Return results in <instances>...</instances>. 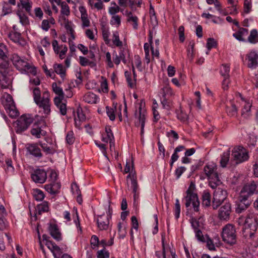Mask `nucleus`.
Instances as JSON below:
<instances>
[{
    "mask_svg": "<svg viewBox=\"0 0 258 258\" xmlns=\"http://www.w3.org/2000/svg\"><path fill=\"white\" fill-rule=\"evenodd\" d=\"M258 193V182L251 181L245 184L242 188L236 202L235 212L240 214L244 212L251 204L249 198L253 194Z\"/></svg>",
    "mask_w": 258,
    "mask_h": 258,
    "instance_id": "obj_1",
    "label": "nucleus"
},
{
    "mask_svg": "<svg viewBox=\"0 0 258 258\" xmlns=\"http://www.w3.org/2000/svg\"><path fill=\"white\" fill-rule=\"evenodd\" d=\"M11 60L16 69L22 74L36 75V68L25 57L20 56L17 53H14L11 57Z\"/></svg>",
    "mask_w": 258,
    "mask_h": 258,
    "instance_id": "obj_2",
    "label": "nucleus"
},
{
    "mask_svg": "<svg viewBox=\"0 0 258 258\" xmlns=\"http://www.w3.org/2000/svg\"><path fill=\"white\" fill-rule=\"evenodd\" d=\"M195 185L191 182L186 191V196L184 197L185 207L188 209L191 207L196 212L200 211V201L197 194L194 192Z\"/></svg>",
    "mask_w": 258,
    "mask_h": 258,
    "instance_id": "obj_3",
    "label": "nucleus"
},
{
    "mask_svg": "<svg viewBox=\"0 0 258 258\" xmlns=\"http://www.w3.org/2000/svg\"><path fill=\"white\" fill-rule=\"evenodd\" d=\"M1 103L4 106L7 112L12 118L16 117L19 115L12 97L8 93H4L1 99Z\"/></svg>",
    "mask_w": 258,
    "mask_h": 258,
    "instance_id": "obj_4",
    "label": "nucleus"
},
{
    "mask_svg": "<svg viewBox=\"0 0 258 258\" xmlns=\"http://www.w3.org/2000/svg\"><path fill=\"white\" fill-rule=\"evenodd\" d=\"M236 237L235 228L233 225L228 224L223 227L222 237L224 242L230 245L235 244Z\"/></svg>",
    "mask_w": 258,
    "mask_h": 258,
    "instance_id": "obj_5",
    "label": "nucleus"
},
{
    "mask_svg": "<svg viewBox=\"0 0 258 258\" xmlns=\"http://www.w3.org/2000/svg\"><path fill=\"white\" fill-rule=\"evenodd\" d=\"M34 118L32 115L23 114L21 115L16 121L15 126L16 132L18 134H21L29 127L33 122Z\"/></svg>",
    "mask_w": 258,
    "mask_h": 258,
    "instance_id": "obj_6",
    "label": "nucleus"
},
{
    "mask_svg": "<svg viewBox=\"0 0 258 258\" xmlns=\"http://www.w3.org/2000/svg\"><path fill=\"white\" fill-rule=\"evenodd\" d=\"M138 111L137 110L135 113L136 118L138 121L136 122V125H141V135H143L144 133V127L146 120V110L144 109L145 103L143 100H140L138 104Z\"/></svg>",
    "mask_w": 258,
    "mask_h": 258,
    "instance_id": "obj_7",
    "label": "nucleus"
},
{
    "mask_svg": "<svg viewBox=\"0 0 258 258\" xmlns=\"http://www.w3.org/2000/svg\"><path fill=\"white\" fill-rule=\"evenodd\" d=\"M126 181L128 189H132L134 194V204H137L139 200V185L135 172H132L126 176Z\"/></svg>",
    "mask_w": 258,
    "mask_h": 258,
    "instance_id": "obj_8",
    "label": "nucleus"
},
{
    "mask_svg": "<svg viewBox=\"0 0 258 258\" xmlns=\"http://www.w3.org/2000/svg\"><path fill=\"white\" fill-rule=\"evenodd\" d=\"M9 63L6 61L0 66V86L2 88H8L11 83V79L8 76Z\"/></svg>",
    "mask_w": 258,
    "mask_h": 258,
    "instance_id": "obj_9",
    "label": "nucleus"
},
{
    "mask_svg": "<svg viewBox=\"0 0 258 258\" xmlns=\"http://www.w3.org/2000/svg\"><path fill=\"white\" fill-rule=\"evenodd\" d=\"M35 103L40 109L39 112L44 114L45 117H46L50 114L51 103L48 92H44L42 99Z\"/></svg>",
    "mask_w": 258,
    "mask_h": 258,
    "instance_id": "obj_10",
    "label": "nucleus"
},
{
    "mask_svg": "<svg viewBox=\"0 0 258 258\" xmlns=\"http://www.w3.org/2000/svg\"><path fill=\"white\" fill-rule=\"evenodd\" d=\"M233 161L236 164L243 162L248 159V155L246 149L241 146L235 147L232 152Z\"/></svg>",
    "mask_w": 258,
    "mask_h": 258,
    "instance_id": "obj_11",
    "label": "nucleus"
},
{
    "mask_svg": "<svg viewBox=\"0 0 258 258\" xmlns=\"http://www.w3.org/2000/svg\"><path fill=\"white\" fill-rule=\"evenodd\" d=\"M244 224L245 227H248L249 228V236L252 238L254 235V232L257 228L258 215L253 213H249L246 216Z\"/></svg>",
    "mask_w": 258,
    "mask_h": 258,
    "instance_id": "obj_12",
    "label": "nucleus"
},
{
    "mask_svg": "<svg viewBox=\"0 0 258 258\" xmlns=\"http://www.w3.org/2000/svg\"><path fill=\"white\" fill-rule=\"evenodd\" d=\"M227 193L226 190L218 188L216 189L213 194L212 207L214 209H217L218 207L226 199Z\"/></svg>",
    "mask_w": 258,
    "mask_h": 258,
    "instance_id": "obj_13",
    "label": "nucleus"
},
{
    "mask_svg": "<svg viewBox=\"0 0 258 258\" xmlns=\"http://www.w3.org/2000/svg\"><path fill=\"white\" fill-rule=\"evenodd\" d=\"M47 172L42 168H37L31 173V177L33 181L36 183L43 184L47 179Z\"/></svg>",
    "mask_w": 258,
    "mask_h": 258,
    "instance_id": "obj_14",
    "label": "nucleus"
},
{
    "mask_svg": "<svg viewBox=\"0 0 258 258\" xmlns=\"http://www.w3.org/2000/svg\"><path fill=\"white\" fill-rule=\"evenodd\" d=\"M231 212V205L229 202H225L219 210L218 217L221 220L228 221Z\"/></svg>",
    "mask_w": 258,
    "mask_h": 258,
    "instance_id": "obj_15",
    "label": "nucleus"
},
{
    "mask_svg": "<svg viewBox=\"0 0 258 258\" xmlns=\"http://www.w3.org/2000/svg\"><path fill=\"white\" fill-rule=\"evenodd\" d=\"M13 30L9 34V37L14 43L21 46H24L26 44V41L22 37L21 33L17 31L16 26H13Z\"/></svg>",
    "mask_w": 258,
    "mask_h": 258,
    "instance_id": "obj_16",
    "label": "nucleus"
},
{
    "mask_svg": "<svg viewBox=\"0 0 258 258\" xmlns=\"http://www.w3.org/2000/svg\"><path fill=\"white\" fill-rule=\"evenodd\" d=\"M48 230L51 236L56 240H61V235L57 225L54 222H50L48 224Z\"/></svg>",
    "mask_w": 258,
    "mask_h": 258,
    "instance_id": "obj_17",
    "label": "nucleus"
},
{
    "mask_svg": "<svg viewBox=\"0 0 258 258\" xmlns=\"http://www.w3.org/2000/svg\"><path fill=\"white\" fill-rule=\"evenodd\" d=\"M216 170L217 166L213 162L208 163L204 168V172L208 178L215 177L216 176H218Z\"/></svg>",
    "mask_w": 258,
    "mask_h": 258,
    "instance_id": "obj_18",
    "label": "nucleus"
},
{
    "mask_svg": "<svg viewBox=\"0 0 258 258\" xmlns=\"http://www.w3.org/2000/svg\"><path fill=\"white\" fill-rule=\"evenodd\" d=\"M96 222L98 228L100 230H106L108 228L109 220L106 217L105 214H103L101 215H98Z\"/></svg>",
    "mask_w": 258,
    "mask_h": 258,
    "instance_id": "obj_19",
    "label": "nucleus"
},
{
    "mask_svg": "<svg viewBox=\"0 0 258 258\" xmlns=\"http://www.w3.org/2000/svg\"><path fill=\"white\" fill-rule=\"evenodd\" d=\"M53 49L56 54H59L60 59H63L68 50V47L66 45L58 46V42L56 40H53L52 42Z\"/></svg>",
    "mask_w": 258,
    "mask_h": 258,
    "instance_id": "obj_20",
    "label": "nucleus"
},
{
    "mask_svg": "<svg viewBox=\"0 0 258 258\" xmlns=\"http://www.w3.org/2000/svg\"><path fill=\"white\" fill-rule=\"evenodd\" d=\"M248 67L250 68H255L257 64L258 54L254 51H250L247 55Z\"/></svg>",
    "mask_w": 258,
    "mask_h": 258,
    "instance_id": "obj_21",
    "label": "nucleus"
},
{
    "mask_svg": "<svg viewBox=\"0 0 258 258\" xmlns=\"http://www.w3.org/2000/svg\"><path fill=\"white\" fill-rule=\"evenodd\" d=\"M60 184L56 181H52L51 183L44 185L45 189L49 193L54 195L57 193L60 188Z\"/></svg>",
    "mask_w": 258,
    "mask_h": 258,
    "instance_id": "obj_22",
    "label": "nucleus"
},
{
    "mask_svg": "<svg viewBox=\"0 0 258 258\" xmlns=\"http://www.w3.org/2000/svg\"><path fill=\"white\" fill-rule=\"evenodd\" d=\"M239 96L242 100V104H243V107L241 111V115L244 118H247L251 115L250 108L251 107V104L250 102L244 100L241 97V95L240 94H239Z\"/></svg>",
    "mask_w": 258,
    "mask_h": 258,
    "instance_id": "obj_23",
    "label": "nucleus"
},
{
    "mask_svg": "<svg viewBox=\"0 0 258 258\" xmlns=\"http://www.w3.org/2000/svg\"><path fill=\"white\" fill-rule=\"evenodd\" d=\"M27 149L31 155L35 157L41 158L42 156L40 149L37 144H32L28 145Z\"/></svg>",
    "mask_w": 258,
    "mask_h": 258,
    "instance_id": "obj_24",
    "label": "nucleus"
},
{
    "mask_svg": "<svg viewBox=\"0 0 258 258\" xmlns=\"http://www.w3.org/2000/svg\"><path fill=\"white\" fill-rule=\"evenodd\" d=\"M114 139V136L110 127H105V132L102 134V141L105 143L110 142L111 148V141Z\"/></svg>",
    "mask_w": 258,
    "mask_h": 258,
    "instance_id": "obj_25",
    "label": "nucleus"
},
{
    "mask_svg": "<svg viewBox=\"0 0 258 258\" xmlns=\"http://www.w3.org/2000/svg\"><path fill=\"white\" fill-rule=\"evenodd\" d=\"M83 100L88 103L96 104L98 101L99 98L96 94L89 92L84 95Z\"/></svg>",
    "mask_w": 258,
    "mask_h": 258,
    "instance_id": "obj_26",
    "label": "nucleus"
},
{
    "mask_svg": "<svg viewBox=\"0 0 258 258\" xmlns=\"http://www.w3.org/2000/svg\"><path fill=\"white\" fill-rule=\"evenodd\" d=\"M125 15L127 16V21L132 23L133 27L135 30L138 28V18L136 16L134 15L132 12L125 11Z\"/></svg>",
    "mask_w": 258,
    "mask_h": 258,
    "instance_id": "obj_27",
    "label": "nucleus"
},
{
    "mask_svg": "<svg viewBox=\"0 0 258 258\" xmlns=\"http://www.w3.org/2000/svg\"><path fill=\"white\" fill-rule=\"evenodd\" d=\"M7 51L6 46L4 44H0V66L5 61L9 63L7 55Z\"/></svg>",
    "mask_w": 258,
    "mask_h": 258,
    "instance_id": "obj_28",
    "label": "nucleus"
},
{
    "mask_svg": "<svg viewBox=\"0 0 258 258\" xmlns=\"http://www.w3.org/2000/svg\"><path fill=\"white\" fill-rule=\"evenodd\" d=\"M111 40L113 44L116 47L120 48L123 45V43L120 40L119 34L117 31H114L112 32Z\"/></svg>",
    "mask_w": 258,
    "mask_h": 258,
    "instance_id": "obj_29",
    "label": "nucleus"
},
{
    "mask_svg": "<svg viewBox=\"0 0 258 258\" xmlns=\"http://www.w3.org/2000/svg\"><path fill=\"white\" fill-rule=\"evenodd\" d=\"M190 223L194 231L196 230H200L203 226V218L201 216L199 219L196 218H191L190 220Z\"/></svg>",
    "mask_w": 258,
    "mask_h": 258,
    "instance_id": "obj_30",
    "label": "nucleus"
},
{
    "mask_svg": "<svg viewBox=\"0 0 258 258\" xmlns=\"http://www.w3.org/2000/svg\"><path fill=\"white\" fill-rule=\"evenodd\" d=\"M55 73L59 75L61 78L66 75V69L61 64L54 63L53 66Z\"/></svg>",
    "mask_w": 258,
    "mask_h": 258,
    "instance_id": "obj_31",
    "label": "nucleus"
},
{
    "mask_svg": "<svg viewBox=\"0 0 258 258\" xmlns=\"http://www.w3.org/2000/svg\"><path fill=\"white\" fill-rule=\"evenodd\" d=\"M48 203L46 201H44L41 204L38 205L36 208L37 214L39 215H41L42 213L48 212Z\"/></svg>",
    "mask_w": 258,
    "mask_h": 258,
    "instance_id": "obj_32",
    "label": "nucleus"
},
{
    "mask_svg": "<svg viewBox=\"0 0 258 258\" xmlns=\"http://www.w3.org/2000/svg\"><path fill=\"white\" fill-rule=\"evenodd\" d=\"M81 13V20L82 21V26L83 27H88L90 25V21L87 18L85 10L83 7L80 9Z\"/></svg>",
    "mask_w": 258,
    "mask_h": 258,
    "instance_id": "obj_33",
    "label": "nucleus"
},
{
    "mask_svg": "<svg viewBox=\"0 0 258 258\" xmlns=\"http://www.w3.org/2000/svg\"><path fill=\"white\" fill-rule=\"evenodd\" d=\"M226 112L230 116H235L237 114V108L232 102H230V106H227Z\"/></svg>",
    "mask_w": 258,
    "mask_h": 258,
    "instance_id": "obj_34",
    "label": "nucleus"
},
{
    "mask_svg": "<svg viewBox=\"0 0 258 258\" xmlns=\"http://www.w3.org/2000/svg\"><path fill=\"white\" fill-rule=\"evenodd\" d=\"M117 104L115 105L113 103V107H110L109 106L106 107V113L109 117V119L113 121L115 118V115L114 113V110L116 109Z\"/></svg>",
    "mask_w": 258,
    "mask_h": 258,
    "instance_id": "obj_35",
    "label": "nucleus"
},
{
    "mask_svg": "<svg viewBox=\"0 0 258 258\" xmlns=\"http://www.w3.org/2000/svg\"><path fill=\"white\" fill-rule=\"evenodd\" d=\"M33 196L34 199L37 201H42L44 198V194L43 192L38 188L33 190Z\"/></svg>",
    "mask_w": 258,
    "mask_h": 258,
    "instance_id": "obj_36",
    "label": "nucleus"
},
{
    "mask_svg": "<svg viewBox=\"0 0 258 258\" xmlns=\"http://www.w3.org/2000/svg\"><path fill=\"white\" fill-rule=\"evenodd\" d=\"M31 134L36 137L37 138H40L41 136H44L46 134V132L40 127H33L31 130Z\"/></svg>",
    "mask_w": 258,
    "mask_h": 258,
    "instance_id": "obj_37",
    "label": "nucleus"
},
{
    "mask_svg": "<svg viewBox=\"0 0 258 258\" xmlns=\"http://www.w3.org/2000/svg\"><path fill=\"white\" fill-rule=\"evenodd\" d=\"M211 205V195L209 192L204 191L202 196V205L209 207Z\"/></svg>",
    "mask_w": 258,
    "mask_h": 258,
    "instance_id": "obj_38",
    "label": "nucleus"
},
{
    "mask_svg": "<svg viewBox=\"0 0 258 258\" xmlns=\"http://www.w3.org/2000/svg\"><path fill=\"white\" fill-rule=\"evenodd\" d=\"M209 185L213 189H215L217 186L221 183L220 180L219 178L218 175L215 177L209 178Z\"/></svg>",
    "mask_w": 258,
    "mask_h": 258,
    "instance_id": "obj_39",
    "label": "nucleus"
},
{
    "mask_svg": "<svg viewBox=\"0 0 258 258\" xmlns=\"http://www.w3.org/2000/svg\"><path fill=\"white\" fill-rule=\"evenodd\" d=\"M257 36L258 33L257 30L256 29H252L250 31V35L248 37V40L250 43L255 44L258 42V41H257Z\"/></svg>",
    "mask_w": 258,
    "mask_h": 258,
    "instance_id": "obj_40",
    "label": "nucleus"
},
{
    "mask_svg": "<svg viewBox=\"0 0 258 258\" xmlns=\"http://www.w3.org/2000/svg\"><path fill=\"white\" fill-rule=\"evenodd\" d=\"M132 172H135V175H136V172L135 170L134 169V164L133 161L132 160L131 161L126 162L125 166L124 169V173H129L128 174H130L132 173Z\"/></svg>",
    "mask_w": 258,
    "mask_h": 258,
    "instance_id": "obj_41",
    "label": "nucleus"
},
{
    "mask_svg": "<svg viewBox=\"0 0 258 258\" xmlns=\"http://www.w3.org/2000/svg\"><path fill=\"white\" fill-rule=\"evenodd\" d=\"M230 156V151L228 150L227 152L223 153L222 155L221 159L220 161L221 165L223 167H226Z\"/></svg>",
    "mask_w": 258,
    "mask_h": 258,
    "instance_id": "obj_42",
    "label": "nucleus"
},
{
    "mask_svg": "<svg viewBox=\"0 0 258 258\" xmlns=\"http://www.w3.org/2000/svg\"><path fill=\"white\" fill-rule=\"evenodd\" d=\"M230 66L228 64H222L220 68V74L224 77H229Z\"/></svg>",
    "mask_w": 258,
    "mask_h": 258,
    "instance_id": "obj_43",
    "label": "nucleus"
},
{
    "mask_svg": "<svg viewBox=\"0 0 258 258\" xmlns=\"http://www.w3.org/2000/svg\"><path fill=\"white\" fill-rule=\"evenodd\" d=\"M52 87L53 92L56 94L58 95L59 97H61V98H63L64 94L62 89L61 87L58 86L56 83H53Z\"/></svg>",
    "mask_w": 258,
    "mask_h": 258,
    "instance_id": "obj_44",
    "label": "nucleus"
},
{
    "mask_svg": "<svg viewBox=\"0 0 258 258\" xmlns=\"http://www.w3.org/2000/svg\"><path fill=\"white\" fill-rule=\"evenodd\" d=\"M33 96L34 101L35 102L42 99L41 97V91L38 87H35L33 89Z\"/></svg>",
    "mask_w": 258,
    "mask_h": 258,
    "instance_id": "obj_45",
    "label": "nucleus"
},
{
    "mask_svg": "<svg viewBox=\"0 0 258 258\" xmlns=\"http://www.w3.org/2000/svg\"><path fill=\"white\" fill-rule=\"evenodd\" d=\"M12 8L8 2H4L3 3L2 13L3 15H6L12 13Z\"/></svg>",
    "mask_w": 258,
    "mask_h": 258,
    "instance_id": "obj_46",
    "label": "nucleus"
},
{
    "mask_svg": "<svg viewBox=\"0 0 258 258\" xmlns=\"http://www.w3.org/2000/svg\"><path fill=\"white\" fill-rule=\"evenodd\" d=\"M61 14L62 15L68 16L70 14V11L69 6L65 2L61 4Z\"/></svg>",
    "mask_w": 258,
    "mask_h": 258,
    "instance_id": "obj_47",
    "label": "nucleus"
},
{
    "mask_svg": "<svg viewBox=\"0 0 258 258\" xmlns=\"http://www.w3.org/2000/svg\"><path fill=\"white\" fill-rule=\"evenodd\" d=\"M22 8L24 9L26 12L29 13L31 11L32 5L29 0H20Z\"/></svg>",
    "mask_w": 258,
    "mask_h": 258,
    "instance_id": "obj_48",
    "label": "nucleus"
},
{
    "mask_svg": "<svg viewBox=\"0 0 258 258\" xmlns=\"http://www.w3.org/2000/svg\"><path fill=\"white\" fill-rule=\"evenodd\" d=\"M110 23L111 25H115L118 27L121 24L120 17L116 15L112 16Z\"/></svg>",
    "mask_w": 258,
    "mask_h": 258,
    "instance_id": "obj_49",
    "label": "nucleus"
},
{
    "mask_svg": "<svg viewBox=\"0 0 258 258\" xmlns=\"http://www.w3.org/2000/svg\"><path fill=\"white\" fill-rule=\"evenodd\" d=\"M124 75L128 85L132 88L134 87L135 85L136 79L134 78V80H132L131 78V74L128 71L125 72Z\"/></svg>",
    "mask_w": 258,
    "mask_h": 258,
    "instance_id": "obj_50",
    "label": "nucleus"
},
{
    "mask_svg": "<svg viewBox=\"0 0 258 258\" xmlns=\"http://www.w3.org/2000/svg\"><path fill=\"white\" fill-rule=\"evenodd\" d=\"M17 15L19 18L20 23L23 25H27L29 24L28 18L26 15L20 12L17 13Z\"/></svg>",
    "mask_w": 258,
    "mask_h": 258,
    "instance_id": "obj_51",
    "label": "nucleus"
},
{
    "mask_svg": "<svg viewBox=\"0 0 258 258\" xmlns=\"http://www.w3.org/2000/svg\"><path fill=\"white\" fill-rule=\"evenodd\" d=\"M162 251H156V252H155V255L157 258H166L164 239L163 237L162 238Z\"/></svg>",
    "mask_w": 258,
    "mask_h": 258,
    "instance_id": "obj_52",
    "label": "nucleus"
},
{
    "mask_svg": "<svg viewBox=\"0 0 258 258\" xmlns=\"http://www.w3.org/2000/svg\"><path fill=\"white\" fill-rule=\"evenodd\" d=\"M162 94L163 98H166V96H171L173 93L171 88L168 86H166L162 88Z\"/></svg>",
    "mask_w": 258,
    "mask_h": 258,
    "instance_id": "obj_53",
    "label": "nucleus"
},
{
    "mask_svg": "<svg viewBox=\"0 0 258 258\" xmlns=\"http://www.w3.org/2000/svg\"><path fill=\"white\" fill-rule=\"evenodd\" d=\"M110 32L108 29H103L102 31V36L104 41L106 44H108L111 40L109 39Z\"/></svg>",
    "mask_w": 258,
    "mask_h": 258,
    "instance_id": "obj_54",
    "label": "nucleus"
},
{
    "mask_svg": "<svg viewBox=\"0 0 258 258\" xmlns=\"http://www.w3.org/2000/svg\"><path fill=\"white\" fill-rule=\"evenodd\" d=\"M79 59L80 63L82 66L85 67L87 66H91L92 64H94L93 62L90 61L88 59L85 57L80 56Z\"/></svg>",
    "mask_w": 258,
    "mask_h": 258,
    "instance_id": "obj_55",
    "label": "nucleus"
},
{
    "mask_svg": "<svg viewBox=\"0 0 258 258\" xmlns=\"http://www.w3.org/2000/svg\"><path fill=\"white\" fill-rule=\"evenodd\" d=\"M175 217L176 219H178L180 215V205L179 201L178 199H176L175 204L174 208Z\"/></svg>",
    "mask_w": 258,
    "mask_h": 258,
    "instance_id": "obj_56",
    "label": "nucleus"
},
{
    "mask_svg": "<svg viewBox=\"0 0 258 258\" xmlns=\"http://www.w3.org/2000/svg\"><path fill=\"white\" fill-rule=\"evenodd\" d=\"M109 256V253L105 249L98 251L97 258H108Z\"/></svg>",
    "mask_w": 258,
    "mask_h": 258,
    "instance_id": "obj_57",
    "label": "nucleus"
},
{
    "mask_svg": "<svg viewBox=\"0 0 258 258\" xmlns=\"http://www.w3.org/2000/svg\"><path fill=\"white\" fill-rule=\"evenodd\" d=\"M119 11L122 12V10L118 6H111L108 9L109 14L112 16L116 15L115 14Z\"/></svg>",
    "mask_w": 258,
    "mask_h": 258,
    "instance_id": "obj_58",
    "label": "nucleus"
},
{
    "mask_svg": "<svg viewBox=\"0 0 258 258\" xmlns=\"http://www.w3.org/2000/svg\"><path fill=\"white\" fill-rule=\"evenodd\" d=\"M74 133L72 131H70L68 133L66 137V141L68 144L72 145L74 142Z\"/></svg>",
    "mask_w": 258,
    "mask_h": 258,
    "instance_id": "obj_59",
    "label": "nucleus"
},
{
    "mask_svg": "<svg viewBox=\"0 0 258 258\" xmlns=\"http://www.w3.org/2000/svg\"><path fill=\"white\" fill-rule=\"evenodd\" d=\"M251 3L250 0H245L244 3V11L245 13H249L251 10Z\"/></svg>",
    "mask_w": 258,
    "mask_h": 258,
    "instance_id": "obj_60",
    "label": "nucleus"
},
{
    "mask_svg": "<svg viewBox=\"0 0 258 258\" xmlns=\"http://www.w3.org/2000/svg\"><path fill=\"white\" fill-rule=\"evenodd\" d=\"M77 118L80 120L85 121L86 116L81 108H78L77 111Z\"/></svg>",
    "mask_w": 258,
    "mask_h": 258,
    "instance_id": "obj_61",
    "label": "nucleus"
},
{
    "mask_svg": "<svg viewBox=\"0 0 258 258\" xmlns=\"http://www.w3.org/2000/svg\"><path fill=\"white\" fill-rule=\"evenodd\" d=\"M45 245L47 248L53 253L57 245L51 241L46 240Z\"/></svg>",
    "mask_w": 258,
    "mask_h": 258,
    "instance_id": "obj_62",
    "label": "nucleus"
},
{
    "mask_svg": "<svg viewBox=\"0 0 258 258\" xmlns=\"http://www.w3.org/2000/svg\"><path fill=\"white\" fill-rule=\"evenodd\" d=\"M216 45V42L213 38H208L207 40V47L209 50L215 47Z\"/></svg>",
    "mask_w": 258,
    "mask_h": 258,
    "instance_id": "obj_63",
    "label": "nucleus"
},
{
    "mask_svg": "<svg viewBox=\"0 0 258 258\" xmlns=\"http://www.w3.org/2000/svg\"><path fill=\"white\" fill-rule=\"evenodd\" d=\"M90 243L92 246H97L99 244V240L98 237L95 235L92 236L90 240Z\"/></svg>",
    "mask_w": 258,
    "mask_h": 258,
    "instance_id": "obj_64",
    "label": "nucleus"
}]
</instances>
